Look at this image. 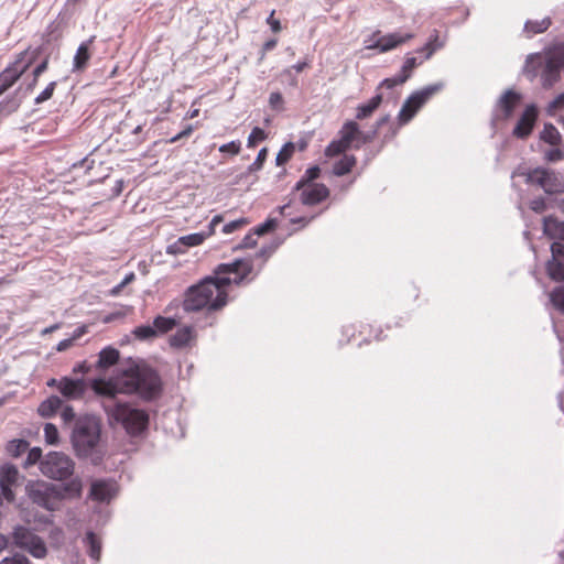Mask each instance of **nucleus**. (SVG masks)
Masks as SVG:
<instances>
[{
	"instance_id": "obj_2",
	"label": "nucleus",
	"mask_w": 564,
	"mask_h": 564,
	"mask_svg": "<svg viewBox=\"0 0 564 564\" xmlns=\"http://www.w3.org/2000/svg\"><path fill=\"white\" fill-rule=\"evenodd\" d=\"M96 394L113 399L118 393L138 394L152 401L162 393V380L156 370L145 364H135L110 380L96 379L91 384Z\"/></svg>"
},
{
	"instance_id": "obj_51",
	"label": "nucleus",
	"mask_w": 564,
	"mask_h": 564,
	"mask_svg": "<svg viewBox=\"0 0 564 564\" xmlns=\"http://www.w3.org/2000/svg\"><path fill=\"white\" fill-rule=\"evenodd\" d=\"M0 564H30V561L22 554H14L12 556L4 557Z\"/></svg>"
},
{
	"instance_id": "obj_32",
	"label": "nucleus",
	"mask_w": 564,
	"mask_h": 564,
	"mask_svg": "<svg viewBox=\"0 0 564 564\" xmlns=\"http://www.w3.org/2000/svg\"><path fill=\"white\" fill-rule=\"evenodd\" d=\"M176 326V319L173 317L156 316L153 321V327L159 334L163 335L172 330Z\"/></svg>"
},
{
	"instance_id": "obj_41",
	"label": "nucleus",
	"mask_w": 564,
	"mask_h": 564,
	"mask_svg": "<svg viewBox=\"0 0 564 564\" xmlns=\"http://www.w3.org/2000/svg\"><path fill=\"white\" fill-rule=\"evenodd\" d=\"M417 66V62L415 57H406L403 66H402V73L403 75L400 77V83H405L412 70Z\"/></svg>"
},
{
	"instance_id": "obj_23",
	"label": "nucleus",
	"mask_w": 564,
	"mask_h": 564,
	"mask_svg": "<svg viewBox=\"0 0 564 564\" xmlns=\"http://www.w3.org/2000/svg\"><path fill=\"white\" fill-rule=\"evenodd\" d=\"M62 405L63 401L59 397L51 395L39 404L37 413L44 419H50L56 415Z\"/></svg>"
},
{
	"instance_id": "obj_49",
	"label": "nucleus",
	"mask_w": 564,
	"mask_h": 564,
	"mask_svg": "<svg viewBox=\"0 0 564 564\" xmlns=\"http://www.w3.org/2000/svg\"><path fill=\"white\" fill-rule=\"evenodd\" d=\"M284 99L281 93L274 91L270 94L269 105L272 109L282 110L283 109Z\"/></svg>"
},
{
	"instance_id": "obj_20",
	"label": "nucleus",
	"mask_w": 564,
	"mask_h": 564,
	"mask_svg": "<svg viewBox=\"0 0 564 564\" xmlns=\"http://www.w3.org/2000/svg\"><path fill=\"white\" fill-rule=\"evenodd\" d=\"M223 220H224V218L221 215H216L213 217L207 232L189 234V235L180 237L177 242L185 247L199 246L205 241L206 238H208L215 234L216 226L219 225Z\"/></svg>"
},
{
	"instance_id": "obj_63",
	"label": "nucleus",
	"mask_w": 564,
	"mask_h": 564,
	"mask_svg": "<svg viewBox=\"0 0 564 564\" xmlns=\"http://www.w3.org/2000/svg\"><path fill=\"white\" fill-rule=\"evenodd\" d=\"M9 540L6 535L0 533V552L8 547Z\"/></svg>"
},
{
	"instance_id": "obj_46",
	"label": "nucleus",
	"mask_w": 564,
	"mask_h": 564,
	"mask_svg": "<svg viewBox=\"0 0 564 564\" xmlns=\"http://www.w3.org/2000/svg\"><path fill=\"white\" fill-rule=\"evenodd\" d=\"M42 458V449L40 447H33L29 451L26 459H25V466H32L37 463L41 464Z\"/></svg>"
},
{
	"instance_id": "obj_5",
	"label": "nucleus",
	"mask_w": 564,
	"mask_h": 564,
	"mask_svg": "<svg viewBox=\"0 0 564 564\" xmlns=\"http://www.w3.org/2000/svg\"><path fill=\"white\" fill-rule=\"evenodd\" d=\"M339 138L333 140L325 149V156L334 158L345 153L348 149H359L360 144L372 140L369 134H364L359 124L354 120L346 121L338 132Z\"/></svg>"
},
{
	"instance_id": "obj_57",
	"label": "nucleus",
	"mask_w": 564,
	"mask_h": 564,
	"mask_svg": "<svg viewBox=\"0 0 564 564\" xmlns=\"http://www.w3.org/2000/svg\"><path fill=\"white\" fill-rule=\"evenodd\" d=\"M254 232L247 235L242 241L240 247L242 248H253L257 245V240L254 239Z\"/></svg>"
},
{
	"instance_id": "obj_52",
	"label": "nucleus",
	"mask_w": 564,
	"mask_h": 564,
	"mask_svg": "<svg viewBox=\"0 0 564 564\" xmlns=\"http://www.w3.org/2000/svg\"><path fill=\"white\" fill-rule=\"evenodd\" d=\"M530 208L535 213H544L546 210V202L542 197L534 198L530 202Z\"/></svg>"
},
{
	"instance_id": "obj_25",
	"label": "nucleus",
	"mask_w": 564,
	"mask_h": 564,
	"mask_svg": "<svg viewBox=\"0 0 564 564\" xmlns=\"http://www.w3.org/2000/svg\"><path fill=\"white\" fill-rule=\"evenodd\" d=\"M382 102V95L376 94L368 102L359 105L356 109V119L364 120L373 115Z\"/></svg>"
},
{
	"instance_id": "obj_22",
	"label": "nucleus",
	"mask_w": 564,
	"mask_h": 564,
	"mask_svg": "<svg viewBox=\"0 0 564 564\" xmlns=\"http://www.w3.org/2000/svg\"><path fill=\"white\" fill-rule=\"evenodd\" d=\"M543 232L546 237L564 245V221L555 217H545L543 220Z\"/></svg>"
},
{
	"instance_id": "obj_9",
	"label": "nucleus",
	"mask_w": 564,
	"mask_h": 564,
	"mask_svg": "<svg viewBox=\"0 0 564 564\" xmlns=\"http://www.w3.org/2000/svg\"><path fill=\"white\" fill-rule=\"evenodd\" d=\"M25 492L33 503L48 511L57 510L64 499L59 487L44 480L29 481Z\"/></svg>"
},
{
	"instance_id": "obj_15",
	"label": "nucleus",
	"mask_w": 564,
	"mask_h": 564,
	"mask_svg": "<svg viewBox=\"0 0 564 564\" xmlns=\"http://www.w3.org/2000/svg\"><path fill=\"white\" fill-rule=\"evenodd\" d=\"M373 36H378L373 44L369 45V48H377L380 52L391 51L403 43L410 41L414 37L413 33H401L394 32L387 35H380V32L373 34Z\"/></svg>"
},
{
	"instance_id": "obj_62",
	"label": "nucleus",
	"mask_w": 564,
	"mask_h": 564,
	"mask_svg": "<svg viewBox=\"0 0 564 564\" xmlns=\"http://www.w3.org/2000/svg\"><path fill=\"white\" fill-rule=\"evenodd\" d=\"M62 382V378L61 379H55V378H52L50 379L46 384L47 387H51V388H56L57 390H59V387H61V383Z\"/></svg>"
},
{
	"instance_id": "obj_48",
	"label": "nucleus",
	"mask_w": 564,
	"mask_h": 564,
	"mask_svg": "<svg viewBox=\"0 0 564 564\" xmlns=\"http://www.w3.org/2000/svg\"><path fill=\"white\" fill-rule=\"evenodd\" d=\"M55 88H56V83L55 82H51L45 87V89L35 98V102L36 104H42V102L51 99L53 94H54Z\"/></svg>"
},
{
	"instance_id": "obj_21",
	"label": "nucleus",
	"mask_w": 564,
	"mask_h": 564,
	"mask_svg": "<svg viewBox=\"0 0 564 564\" xmlns=\"http://www.w3.org/2000/svg\"><path fill=\"white\" fill-rule=\"evenodd\" d=\"M522 99L521 94L513 89L506 90L498 100V107L505 119H509Z\"/></svg>"
},
{
	"instance_id": "obj_7",
	"label": "nucleus",
	"mask_w": 564,
	"mask_h": 564,
	"mask_svg": "<svg viewBox=\"0 0 564 564\" xmlns=\"http://www.w3.org/2000/svg\"><path fill=\"white\" fill-rule=\"evenodd\" d=\"M100 437V427L93 417L77 420L72 435V442L79 456H88L97 446Z\"/></svg>"
},
{
	"instance_id": "obj_18",
	"label": "nucleus",
	"mask_w": 564,
	"mask_h": 564,
	"mask_svg": "<svg viewBox=\"0 0 564 564\" xmlns=\"http://www.w3.org/2000/svg\"><path fill=\"white\" fill-rule=\"evenodd\" d=\"M551 251L552 260L547 262V273L555 281H564V245L553 242Z\"/></svg>"
},
{
	"instance_id": "obj_56",
	"label": "nucleus",
	"mask_w": 564,
	"mask_h": 564,
	"mask_svg": "<svg viewBox=\"0 0 564 564\" xmlns=\"http://www.w3.org/2000/svg\"><path fill=\"white\" fill-rule=\"evenodd\" d=\"M399 84H401L400 83V78H386L378 86V90L383 88V87L388 88V89H391V88L395 87Z\"/></svg>"
},
{
	"instance_id": "obj_17",
	"label": "nucleus",
	"mask_w": 564,
	"mask_h": 564,
	"mask_svg": "<svg viewBox=\"0 0 564 564\" xmlns=\"http://www.w3.org/2000/svg\"><path fill=\"white\" fill-rule=\"evenodd\" d=\"M536 119V107L534 105L527 106L513 129V135L519 139L528 138L533 130Z\"/></svg>"
},
{
	"instance_id": "obj_44",
	"label": "nucleus",
	"mask_w": 564,
	"mask_h": 564,
	"mask_svg": "<svg viewBox=\"0 0 564 564\" xmlns=\"http://www.w3.org/2000/svg\"><path fill=\"white\" fill-rule=\"evenodd\" d=\"M551 301L555 307L564 312V288H557L551 293Z\"/></svg>"
},
{
	"instance_id": "obj_47",
	"label": "nucleus",
	"mask_w": 564,
	"mask_h": 564,
	"mask_svg": "<svg viewBox=\"0 0 564 564\" xmlns=\"http://www.w3.org/2000/svg\"><path fill=\"white\" fill-rule=\"evenodd\" d=\"M48 67V57H45L32 72L33 80L30 84V87H34L37 84L39 77L47 69Z\"/></svg>"
},
{
	"instance_id": "obj_16",
	"label": "nucleus",
	"mask_w": 564,
	"mask_h": 564,
	"mask_svg": "<svg viewBox=\"0 0 564 564\" xmlns=\"http://www.w3.org/2000/svg\"><path fill=\"white\" fill-rule=\"evenodd\" d=\"M19 479V470L13 465H6L0 470V496L8 502H13L15 499V495L12 490V487L18 482Z\"/></svg>"
},
{
	"instance_id": "obj_60",
	"label": "nucleus",
	"mask_w": 564,
	"mask_h": 564,
	"mask_svg": "<svg viewBox=\"0 0 564 564\" xmlns=\"http://www.w3.org/2000/svg\"><path fill=\"white\" fill-rule=\"evenodd\" d=\"M74 339H75V337H74V338H68V339H63V340H61V341L57 344L56 349H57L58 351H64V350L68 349L69 347H72Z\"/></svg>"
},
{
	"instance_id": "obj_27",
	"label": "nucleus",
	"mask_w": 564,
	"mask_h": 564,
	"mask_svg": "<svg viewBox=\"0 0 564 564\" xmlns=\"http://www.w3.org/2000/svg\"><path fill=\"white\" fill-rule=\"evenodd\" d=\"M119 357L120 354L118 349L110 346L106 347L99 352L96 367L98 369H108L118 362Z\"/></svg>"
},
{
	"instance_id": "obj_55",
	"label": "nucleus",
	"mask_w": 564,
	"mask_h": 564,
	"mask_svg": "<svg viewBox=\"0 0 564 564\" xmlns=\"http://www.w3.org/2000/svg\"><path fill=\"white\" fill-rule=\"evenodd\" d=\"M545 159L547 161L554 162L562 159V151L558 148L551 149L545 152Z\"/></svg>"
},
{
	"instance_id": "obj_11",
	"label": "nucleus",
	"mask_w": 564,
	"mask_h": 564,
	"mask_svg": "<svg viewBox=\"0 0 564 564\" xmlns=\"http://www.w3.org/2000/svg\"><path fill=\"white\" fill-rule=\"evenodd\" d=\"M11 539L14 546L26 551L35 558H43L47 554V547L43 539L29 528L23 525L15 527Z\"/></svg>"
},
{
	"instance_id": "obj_39",
	"label": "nucleus",
	"mask_w": 564,
	"mask_h": 564,
	"mask_svg": "<svg viewBox=\"0 0 564 564\" xmlns=\"http://www.w3.org/2000/svg\"><path fill=\"white\" fill-rule=\"evenodd\" d=\"M44 437L45 442L50 445H55L58 443V431L53 423H46L44 425Z\"/></svg>"
},
{
	"instance_id": "obj_53",
	"label": "nucleus",
	"mask_w": 564,
	"mask_h": 564,
	"mask_svg": "<svg viewBox=\"0 0 564 564\" xmlns=\"http://www.w3.org/2000/svg\"><path fill=\"white\" fill-rule=\"evenodd\" d=\"M61 417L64 423H70L75 419V411L70 405H62Z\"/></svg>"
},
{
	"instance_id": "obj_61",
	"label": "nucleus",
	"mask_w": 564,
	"mask_h": 564,
	"mask_svg": "<svg viewBox=\"0 0 564 564\" xmlns=\"http://www.w3.org/2000/svg\"><path fill=\"white\" fill-rule=\"evenodd\" d=\"M75 373H78V372H82V373H87L89 371V366L86 364V361H83L80 362L79 365H77L74 370H73Z\"/></svg>"
},
{
	"instance_id": "obj_43",
	"label": "nucleus",
	"mask_w": 564,
	"mask_h": 564,
	"mask_svg": "<svg viewBox=\"0 0 564 564\" xmlns=\"http://www.w3.org/2000/svg\"><path fill=\"white\" fill-rule=\"evenodd\" d=\"M267 156H268V149L267 148H262L254 162L249 166V172H258L262 169L265 160H267Z\"/></svg>"
},
{
	"instance_id": "obj_45",
	"label": "nucleus",
	"mask_w": 564,
	"mask_h": 564,
	"mask_svg": "<svg viewBox=\"0 0 564 564\" xmlns=\"http://www.w3.org/2000/svg\"><path fill=\"white\" fill-rule=\"evenodd\" d=\"M248 224H249V221L246 218H240V219L232 220V221L226 224L223 227V232L224 234H231V232H234L236 230H239V229L243 228Z\"/></svg>"
},
{
	"instance_id": "obj_4",
	"label": "nucleus",
	"mask_w": 564,
	"mask_h": 564,
	"mask_svg": "<svg viewBox=\"0 0 564 564\" xmlns=\"http://www.w3.org/2000/svg\"><path fill=\"white\" fill-rule=\"evenodd\" d=\"M110 422L120 424L131 436L141 434L149 424V414L128 403L104 404Z\"/></svg>"
},
{
	"instance_id": "obj_40",
	"label": "nucleus",
	"mask_w": 564,
	"mask_h": 564,
	"mask_svg": "<svg viewBox=\"0 0 564 564\" xmlns=\"http://www.w3.org/2000/svg\"><path fill=\"white\" fill-rule=\"evenodd\" d=\"M241 151V142L239 140L230 141L219 147V152L231 156L238 155Z\"/></svg>"
},
{
	"instance_id": "obj_31",
	"label": "nucleus",
	"mask_w": 564,
	"mask_h": 564,
	"mask_svg": "<svg viewBox=\"0 0 564 564\" xmlns=\"http://www.w3.org/2000/svg\"><path fill=\"white\" fill-rule=\"evenodd\" d=\"M558 130L551 123H546L541 132V140L550 145L557 147L561 143Z\"/></svg>"
},
{
	"instance_id": "obj_26",
	"label": "nucleus",
	"mask_w": 564,
	"mask_h": 564,
	"mask_svg": "<svg viewBox=\"0 0 564 564\" xmlns=\"http://www.w3.org/2000/svg\"><path fill=\"white\" fill-rule=\"evenodd\" d=\"M333 164V174L344 176L352 171L357 164V158L352 154H345Z\"/></svg>"
},
{
	"instance_id": "obj_12",
	"label": "nucleus",
	"mask_w": 564,
	"mask_h": 564,
	"mask_svg": "<svg viewBox=\"0 0 564 564\" xmlns=\"http://www.w3.org/2000/svg\"><path fill=\"white\" fill-rule=\"evenodd\" d=\"M441 89V84H434L413 93L399 111V123L403 126L410 122L417 111Z\"/></svg>"
},
{
	"instance_id": "obj_33",
	"label": "nucleus",
	"mask_w": 564,
	"mask_h": 564,
	"mask_svg": "<svg viewBox=\"0 0 564 564\" xmlns=\"http://www.w3.org/2000/svg\"><path fill=\"white\" fill-rule=\"evenodd\" d=\"M86 544L88 546L89 556L98 561L101 554L100 539L94 532H88L86 535Z\"/></svg>"
},
{
	"instance_id": "obj_64",
	"label": "nucleus",
	"mask_w": 564,
	"mask_h": 564,
	"mask_svg": "<svg viewBox=\"0 0 564 564\" xmlns=\"http://www.w3.org/2000/svg\"><path fill=\"white\" fill-rule=\"evenodd\" d=\"M135 275L133 272L129 273L122 281H121V286H126L127 284H129L130 282H132L134 280Z\"/></svg>"
},
{
	"instance_id": "obj_59",
	"label": "nucleus",
	"mask_w": 564,
	"mask_h": 564,
	"mask_svg": "<svg viewBox=\"0 0 564 564\" xmlns=\"http://www.w3.org/2000/svg\"><path fill=\"white\" fill-rule=\"evenodd\" d=\"M436 48L437 45H435L433 41H430L420 52L425 53V59H429Z\"/></svg>"
},
{
	"instance_id": "obj_14",
	"label": "nucleus",
	"mask_w": 564,
	"mask_h": 564,
	"mask_svg": "<svg viewBox=\"0 0 564 564\" xmlns=\"http://www.w3.org/2000/svg\"><path fill=\"white\" fill-rule=\"evenodd\" d=\"M300 192V200L303 205L315 206L326 200L329 197V188L323 184L305 185L301 188H295Z\"/></svg>"
},
{
	"instance_id": "obj_24",
	"label": "nucleus",
	"mask_w": 564,
	"mask_h": 564,
	"mask_svg": "<svg viewBox=\"0 0 564 564\" xmlns=\"http://www.w3.org/2000/svg\"><path fill=\"white\" fill-rule=\"evenodd\" d=\"M95 41V36H90L86 42H83L74 56V69L83 70L87 67L88 62L90 59L89 48Z\"/></svg>"
},
{
	"instance_id": "obj_35",
	"label": "nucleus",
	"mask_w": 564,
	"mask_h": 564,
	"mask_svg": "<svg viewBox=\"0 0 564 564\" xmlns=\"http://www.w3.org/2000/svg\"><path fill=\"white\" fill-rule=\"evenodd\" d=\"M295 152V145L293 142H286L281 150L278 152L275 158V164L282 166L286 164Z\"/></svg>"
},
{
	"instance_id": "obj_28",
	"label": "nucleus",
	"mask_w": 564,
	"mask_h": 564,
	"mask_svg": "<svg viewBox=\"0 0 564 564\" xmlns=\"http://www.w3.org/2000/svg\"><path fill=\"white\" fill-rule=\"evenodd\" d=\"M193 339V329L189 326L182 327L170 337V345L174 348L186 347Z\"/></svg>"
},
{
	"instance_id": "obj_1",
	"label": "nucleus",
	"mask_w": 564,
	"mask_h": 564,
	"mask_svg": "<svg viewBox=\"0 0 564 564\" xmlns=\"http://www.w3.org/2000/svg\"><path fill=\"white\" fill-rule=\"evenodd\" d=\"M275 249V245L264 246L253 257L218 264L214 269L213 275L206 276L185 291L183 310L187 313L203 310L207 312L223 310L228 303L227 288L232 283L240 285L252 281L263 269Z\"/></svg>"
},
{
	"instance_id": "obj_34",
	"label": "nucleus",
	"mask_w": 564,
	"mask_h": 564,
	"mask_svg": "<svg viewBox=\"0 0 564 564\" xmlns=\"http://www.w3.org/2000/svg\"><path fill=\"white\" fill-rule=\"evenodd\" d=\"M551 25V20L549 18H544L540 21H528L524 25V32L529 34V36L545 32Z\"/></svg>"
},
{
	"instance_id": "obj_58",
	"label": "nucleus",
	"mask_w": 564,
	"mask_h": 564,
	"mask_svg": "<svg viewBox=\"0 0 564 564\" xmlns=\"http://www.w3.org/2000/svg\"><path fill=\"white\" fill-rule=\"evenodd\" d=\"M278 44V40L276 39H271V40H268L267 42H264V44L262 45V54H261V58L264 57V55L272 51Z\"/></svg>"
},
{
	"instance_id": "obj_29",
	"label": "nucleus",
	"mask_w": 564,
	"mask_h": 564,
	"mask_svg": "<svg viewBox=\"0 0 564 564\" xmlns=\"http://www.w3.org/2000/svg\"><path fill=\"white\" fill-rule=\"evenodd\" d=\"M359 333H360V335L365 336L364 343H370L371 339L380 341V340H384L387 338L383 335V330L381 329V327L376 326L370 323L360 324Z\"/></svg>"
},
{
	"instance_id": "obj_38",
	"label": "nucleus",
	"mask_w": 564,
	"mask_h": 564,
	"mask_svg": "<svg viewBox=\"0 0 564 564\" xmlns=\"http://www.w3.org/2000/svg\"><path fill=\"white\" fill-rule=\"evenodd\" d=\"M267 138L268 134L263 129L254 127L248 137L247 147L250 149L254 148L258 143L264 141Z\"/></svg>"
},
{
	"instance_id": "obj_36",
	"label": "nucleus",
	"mask_w": 564,
	"mask_h": 564,
	"mask_svg": "<svg viewBox=\"0 0 564 564\" xmlns=\"http://www.w3.org/2000/svg\"><path fill=\"white\" fill-rule=\"evenodd\" d=\"M321 176V169L317 165L308 167L301 180L296 183L295 188H301L305 185L315 184L314 181Z\"/></svg>"
},
{
	"instance_id": "obj_6",
	"label": "nucleus",
	"mask_w": 564,
	"mask_h": 564,
	"mask_svg": "<svg viewBox=\"0 0 564 564\" xmlns=\"http://www.w3.org/2000/svg\"><path fill=\"white\" fill-rule=\"evenodd\" d=\"M513 175H519L524 178L525 184L541 188L546 194H561L564 192V181L558 174L545 167H519Z\"/></svg>"
},
{
	"instance_id": "obj_50",
	"label": "nucleus",
	"mask_w": 564,
	"mask_h": 564,
	"mask_svg": "<svg viewBox=\"0 0 564 564\" xmlns=\"http://www.w3.org/2000/svg\"><path fill=\"white\" fill-rule=\"evenodd\" d=\"M275 226H276L275 220L269 219L264 224H261L258 227H256L253 232L257 236H262V235L273 230L275 228Z\"/></svg>"
},
{
	"instance_id": "obj_37",
	"label": "nucleus",
	"mask_w": 564,
	"mask_h": 564,
	"mask_svg": "<svg viewBox=\"0 0 564 564\" xmlns=\"http://www.w3.org/2000/svg\"><path fill=\"white\" fill-rule=\"evenodd\" d=\"M133 335L137 339L149 340L156 337V330L151 325H141L133 329Z\"/></svg>"
},
{
	"instance_id": "obj_54",
	"label": "nucleus",
	"mask_w": 564,
	"mask_h": 564,
	"mask_svg": "<svg viewBox=\"0 0 564 564\" xmlns=\"http://www.w3.org/2000/svg\"><path fill=\"white\" fill-rule=\"evenodd\" d=\"M275 10H272L270 15L267 19V23L270 25V29L273 33H279L282 30L281 22L274 18Z\"/></svg>"
},
{
	"instance_id": "obj_10",
	"label": "nucleus",
	"mask_w": 564,
	"mask_h": 564,
	"mask_svg": "<svg viewBox=\"0 0 564 564\" xmlns=\"http://www.w3.org/2000/svg\"><path fill=\"white\" fill-rule=\"evenodd\" d=\"M75 464L69 456L59 452H50L40 465L41 473L47 478L64 480L74 473Z\"/></svg>"
},
{
	"instance_id": "obj_13",
	"label": "nucleus",
	"mask_w": 564,
	"mask_h": 564,
	"mask_svg": "<svg viewBox=\"0 0 564 564\" xmlns=\"http://www.w3.org/2000/svg\"><path fill=\"white\" fill-rule=\"evenodd\" d=\"M118 494L116 481L110 479H96L90 484L88 499L98 503H110Z\"/></svg>"
},
{
	"instance_id": "obj_3",
	"label": "nucleus",
	"mask_w": 564,
	"mask_h": 564,
	"mask_svg": "<svg viewBox=\"0 0 564 564\" xmlns=\"http://www.w3.org/2000/svg\"><path fill=\"white\" fill-rule=\"evenodd\" d=\"M563 68L564 43H561L544 52L528 55L523 73L530 80L539 77L541 86L549 89L561 79Z\"/></svg>"
},
{
	"instance_id": "obj_8",
	"label": "nucleus",
	"mask_w": 564,
	"mask_h": 564,
	"mask_svg": "<svg viewBox=\"0 0 564 564\" xmlns=\"http://www.w3.org/2000/svg\"><path fill=\"white\" fill-rule=\"evenodd\" d=\"M41 54V48L28 47L19 53L14 61L0 73V95L11 88L31 67Z\"/></svg>"
},
{
	"instance_id": "obj_19",
	"label": "nucleus",
	"mask_w": 564,
	"mask_h": 564,
	"mask_svg": "<svg viewBox=\"0 0 564 564\" xmlns=\"http://www.w3.org/2000/svg\"><path fill=\"white\" fill-rule=\"evenodd\" d=\"M59 393L67 400H79L86 392V384L83 379L62 377Z\"/></svg>"
},
{
	"instance_id": "obj_42",
	"label": "nucleus",
	"mask_w": 564,
	"mask_h": 564,
	"mask_svg": "<svg viewBox=\"0 0 564 564\" xmlns=\"http://www.w3.org/2000/svg\"><path fill=\"white\" fill-rule=\"evenodd\" d=\"M29 443L24 440H13L8 445V451L14 455L19 456L21 453L28 449Z\"/></svg>"
},
{
	"instance_id": "obj_30",
	"label": "nucleus",
	"mask_w": 564,
	"mask_h": 564,
	"mask_svg": "<svg viewBox=\"0 0 564 564\" xmlns=\"http://www.w3.org/2000/svg\"><path fill=\"white\" fill-rule=\"evenodd\" d=\"M59 489L62 490V494L64 495V498L65 497H68V498H79L82 496V492H83L82 479L78 478V477L73 478L72 480L66 482Z\"/></svg>"
}]
</instances>
